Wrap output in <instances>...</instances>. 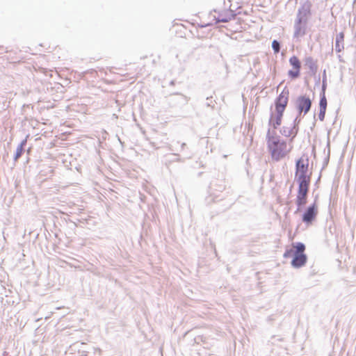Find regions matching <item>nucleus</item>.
I'll use <instances>...</instances> for the list:
<instances>
[{"instance_id": "obj_47", "label": "nucleus", "mask_w": 356, "mask_h": 356, "mask_svg": "<svg viewBox=\"0 0 356 356\" xmlns=\"http://www.w3.org/2000/svg\"><path fill=\"white\" fill-rule=\"evenodd\" d=\"M4 49L3 46H0V49Z\"/></svg>"}, {"instance_id": "obj_29", "label": "nucleus", "mask_w": 356, "mask_h": 356, "mask_svg": "<svg viewBox=\"0 0 356 356\" xmlns=\"http://www.w3.org/2000/svg\"><path fill=\"white\" fill-rule=\"evenodd\" d=\"M203 341V337L202 336H197L194 338V343H200V341Z\"/></svg>"}, {"instance_id": "obj_35", "label": "nucleus", "mask_w": 356, "mask_h": 356, "mask_svg": "<svg viewBox=\"0 0 356 356\" xmlns=\"http://www.w3.org/2000/svg\"><path fill=\"white\" fill-rule=\"evenodd\" d=\"M312 154H314V156L316 157V147H315V146L312 147Z\"/></svg>"}, {"instance_id": "obj_10", "label": "nucleus", "mask_w": 356, "mask_h": 356, "mask_svg": "<svg viewBox=\"0 0 356 356\" xmlns=\"http://www.w3.org/2000/svg\"><path fill=\"white\" fill-rule=\"evenodd\" d=\"M27 145L26 138L23 139L19 144L17 145V149L13 155V165L15 166L16 163L19 161V159L22 157V156L26 152V147Z\"/></svg>"}, {"instance_id": "obj_19", "label": "nucleus", "mask_w": 356, "mask_h": 356, "mask_svg": "<svg viewBox=\"0 0 356 356\" xmlns=\"http://www.w3.org/2000/svg\"><path fill=\"white\" fill-rule=\"evenodd\" d=\"M271 47L275 54H279L282 47V42L278 40L274 39L272 41Z\"/></svg>"}, {"instance_id": "obj_31", "label": "nucleus", "mask_w": 356, "mask_h": 356, "mask_svg": "<svg viewBox=\"0 0 356 356\" xmlns=\"http://www.w3.org/2000/svg\"><path fill=\"white\" fill-rule=\"evenodd\" d=\"M316 121H317V120H316V113L314 112V122H313V123H312V127H310V129H311L312 131H313V130H314V127H315V126H316Z\"/></svg>"}, {"instance_id": "obj_6", "label": "nucleus", "mask_w": 356, "mask_h": 356, "mask_svg": "<svg viewBox=\"0 0 356 356\" xmlns=\"http://www.w3.org/2000/svg\"><path fill=\"white\" fill-rule=\"evenodd\" d=\"M231 4L229 8L223 11H218L217 9H213L212 12L218 13V17H214L216 23H227L229 21L234 19L236 16L235 10L230 8Z\"/></svg>"}, {"instance_id": "obj_20", "label": "nucleus", "mask_w": 356, "mask_h": 356, "mask_svg": "<svg viewBox=\"0 0 356 356\" xmlns=\"http://www.w3.org/2000/svg\"><path fill=\"white\" fill-rule=\"evenodd\" d=\"M327 88V74H326V70L324 69L322 73V83H321V89L320 92H326V90Z\"/></svg>"}, {"instance_id": "obj_26", "label": "nucleus", "mask_w": 356, "mask_h": 356, "mask_svg": "<svg viewBox=\"0 0 356 356\" xmlns=\"http://www.w3.org/2000/svg\"><path fill=\"white\" fill-rule=\"evenodd\" d=\"M217 198H218L217 196H214V197L209 196V197H206L205 200L207 204H210L211 202H217L222 200V199L217 200Z\"/></svg>"}, {"instance_id": "obj_3", "label": "nucleus", "mask_w": 356, "mask_h": 356, "mask_svg": "<svg viewBox=\"0 0 356 356\" xmlns=\"http://www.w3.org/2000/svg\"><path fill=\"white\" fill-rule=\"evenodd\" d=\"M296 248V253L291 261V265L294 268H300L305 266L307 262V255L305 253L306 245L302 242L293 243Z\"/></svg>"}, {"instance_id": "obj_44", "label": "nucleus", "mask_w": 356, "mask_h": 356, "mask_svg": "<svg viewBox=\"0 0 356 356\" xmlns=\"http://www.w3.org/2000/svg\"><path fill=\"white\" fill-rule=\"evenodd\" d=\"M207 26V24L200 25V27L203 28V27H206Z\"/></svg>"}, {"instance_id": "obj_24", "label": "nucleus", "mask_w": 356, "mask_h": 356, "mask_svg": "<svg viewBox=\"0 0 356 356\" xmlns=\"http://www.w3.org/2000/svg\"><path fill=\"white\" fill-rule=\"evenodd\" d=\"M306 157V155L304 154L302 156L300 157L296 161V165L295 166H298L301 165H305V160L304 159V157Z\"/></svg>"}, {"instance_id": "obj_5", "label": "nucleus", "mask_w": 356, "mask_h": 356, "mask_svg": "<svg viewBox=\"0 0 356 356\" xmlns=\"http://www.w3.org/2000/svg\"><path fill=\"white\" fill-rule=\"evenodd\" d=\"M318 214V205L316 201L309 205L303 211L301 220L307 225H310L316 220Z\"/></svg>"}, {"instance_id": "obj_21", "label": "nucleus", "mask_w": 356, "mask_h": 356, "mask_svg": "<svg viewBox=\"0 0 356 356\" xmlns=\"http://www.w3.org/2000/svg\"><path fill=\"white\" fill-rule=\"evenodd\" d=\"M296 253V248H286L283 257L285 259L291 258L293 259V257L294 256Z\"/></svg>"}, {"instance_id": "obj_1", "label": "nucleus", "mask_w": 356, "mask_h": 356, "mask_svg": "<svg viewBox=\"0 0 356 356\" xmlns=\"http://www.w3.org/2000/svg\"><path fill=\"white\" fill-rule=\"evenodd\" d=\"M289 101V90L285 86L282 91L276 97L270 106V117L268 124L266 140L267 149L274 161H280L290 152L287 149L286 140L277 135L276 129L282 124L284 112Z\"/></svg>"}, {"instance_id": "obj_41", "label": "nucleus", "mask_w": 356, "mask_h": 356, "mask_svg": "<svg viewBox=\"0 0 356 356\" xmlns=\"http://www.w3.org/2000/svg\"><path fill=\"white\" fill-rule=\"evenodd\" d=\"M305 84L307 86H309V81H308L307 79H305Z\"/></svg>"}, {"instance_id": "obj_48", "label": "nucleus", "mask_w": 356, "mask_h": 356, "mask_svg": "<svg viewBox=\"0 0 356 356\" xmlns=\"http://www.w3.org/2000/svg\"><path fill=\"white\" fill-rule=\"evenodd\" d=\"M202 173H203L202 172H199L198 175L201 176Z\"/></svg>"}, {"instance_id": "obj_4", "label": "nucleus", "mask_w": 356, "mask_h": 356, "mask_svg": "<svg viewBox=\"0 0 356 356\" xmlns=\"http://www.w3.org/2000/svg\"><path fill=\"white\" fill-rule=\"evenodd\" d=\"M312 106V99L306 94L298 96L294 102L297 113H303V116L310 111Z\"/></svg>"}, {"instance_id": "obj_22", "label": "nucleus", "mask_w": 356, "mask_h": 356, "mask_svg": "<svg viewBox=\"0 0 356 356\" xmlns=\"http://www.w3.org/2000/svg\"><path fill=\"white\" fill-rule=\"evenodd\" d=\"M209 188L210 190H216L222 192L225 188V186L223 184H215L213 181H212L210 184Z\"/></svg>"}, {"instance_id": "obj_9", "label": "nucleus", "mask_w": 356, "mask_h": 356, "mask_svg": "<svg viewBox=\"0 0 356 356\" xmlns=\"http://www.w3.org/2000/svg\"><path fill=\"white\" fill-rule=\"evenodd\" d=\"M296 172L295 177H312V173H308L309 171V156L306 155L305 165L295 166Z\"/></svg>"}, {"instance_id": "obj_16", "label": "nucleus", "mask_w": 356, "mask_h": 356, "mask_svg": "<svg viewBox=\"0 0 356 356\" xmlns=\"http://www.w3.org/2000/svg\"><path fill=\"white\" fill-rule=\"evenodd\" d=\"M326 149H327V155H326V156L325 157V159L323 160V165H322V168H321V171L323 170L324 169H325L327 167V165L329 164V162H330V141L329 138H328L327 142L326 147L324 149V153H325Z\"/></svg>"}, {"instance_id": "obj_13", "label": "nucleus", "mask_w": 356, "mask_h": 356, "mask_svg": "<svg viewBox=\"0 0 356 356\" xmlns=\"http://www.w3.org/2000/svg\"><path fill=\"white\" fill-rule=\"evenodd\" d=\"M280 133L285 136V137H291V141H293L296 137H293L294 136V129L293 127H282L280 129Z\"/></svg>"}, {"instance_id": "obj_43", "label": "nucleus", "mask_w": 356, "mask_h": 356, "mask_svg": "<svg viewBox=\"0 0 356 356\" xmlns=\"http://www.w3.org/2000/svg\"><path fill=\"white\" fill-rule=\"evenodd\" d=\"M293 187V185L292 184V185L290 186V188H289V191H290V193H291Z\"/></svg>"}, {"instance_id": "obj_25", "label": "nucleus", "mask_w": 356, "mask_h": 356, "mask_svg": "<svg viewBox=\"0 0 356 356\" xmlns=\"http://www.w3.org/2000/svg\"><path fill=\"white\" fill-rule=\"evenodd\" d=\"M326 111L325 110H319L318 118V120L321 122L324 121L325 118Z\"/></svg>"}, {"instance_id": "obj_32", "label": "nucleus", "mask_w": 356, "mask_h": 356, "mask_svg": "<svg viewBox=\"0 0 356 356\" xmlns=\"http://www.w3.org/2000/svg\"><path fill=\"white\" fill-rule=\"evenodd\" d=\"M143 240H144V239H143V234H141L140 235V239H139V241H138L139 245H140V246L141 248H143V245H142V241H143Z\"/></svg>"}, {"instance_id": "obj_34", "label": "nucleus", "mask_w": 356, "mask_h": 356, "mask_svg": "<svg viewBox=\"0 0 356 356\" xmlns=\"http://www.w3.org/2000/svg\"><path fill=\"white\" fill-rule=\"evenodd\" d=\"M79 220V222L83 223V224H86V223H87V220H86V219H84V218L79 219V220Z\"/></svg>"}, {"instance_id": "obj_15", "label": "nucleus", "mask_w": 356, "mask_h": 356, "mask_svg": "<svg viewBox=\"0 0 356 356\" xmlns=\"http://www.w3.org/2000/svg\"><path fill=\"white\" fill-rule=\"evenodd\" d=\"M327 98H326L325 92H320L318 108H319V110H325V111H327Z\"/></svg>"}, {"instance_id": "obj_30", "label": "nucleus", "mask_w": 356, "mask_h": 356, "mask_svg": "<svg viewBox=\"0 0 356 356\" xmlns=\"http://www.w3.org/2000/svg\"><path fill=\"white\" fill-rule=\"evenodd\" d=\"M175 95H180L181 97V98L184 100V102L186 104L188 103V102L189 100V98L188 97L184 95L183 94L179 93V92H176V93H175Z\"/></svg>"}, {"instance_id": "obj_46", "label": "nucleus", "mask_w": 356, "mask_h": 356, "mask_svg": "<svg viewBox=\"0 0 356 356\" xmlns=\"http://www.w3.org/2000/svg\"><path fill=\"white\" fill-rule=\"evenodd\" d=\"M223 4H224L225 6H226V1H225V0H223Z\"/></svg>"}, {"instance_id": "obj_36", "label": "nucleus", "mask_w": 356, "mask_h": 356, "mask_svg": "<svg viewBox=\"0 0 356 356\" xmlns=\"http://www.w3.org/2000/svg\"><path fill=\"white\" fill-rule=\"evenodd\" d=\"M187 146V145L185 143H181V150H184V148Z\"/></svg>"}, {"instance_id": "obj_28", "label": "nucleus", "mask_w": 356, "mask_h": 356, "mask_svg": "<svg viewBox=\"0 0 356 356\" xmlns=\"http://www.w3.org/2000/svg\"><path fill=\"white\" fill-rule=\"evenodd\" d=\"M315 79V86H318L321 83V76L318 74L317 76V74H316V76H313Z\"/></svg>"}, {"instance_id": "obj_42", "label": "nucleus", "mask_w": 356, "mask_h": 356, "mask_svg": "<svg viewBox=\"0 0 356 356\" xmlns=\"http://www.w3.org/2000/svg\"><path fill=\"white\" fill-rule=\"evenodd\" d=\"M175 83V80H172L170 82V85L171 86H174Z\"/></svg>"}, {"instance_id": "obj_12", "label": "nucleus", "mask_w": 356, "mask_h": 356, "mask_svg": "<svg viewBox=\"0 0 356 356\" xmlns=\"http://www.w3.org/2000/svg\"><path fill=\"white\" fill-rule=\"evenodd\" d=\"M344 38L345 35L343 32H340L337 34L335 38V51L337 53H340L344 49Z\"/></svg>"}, {"instance_id": "obj_40", "label": "nucleus", "mask_w": 356, "mask_h": 356, "mask_svg": "<svg viewBox=\"0 0 356 356\" xmlns=\"http://www.w3.org/2000/svg\"><path fill=\"white\" fill-rule=\"evenodd\" d=\"M232 205V203H230L225 209H223V211H226L228 209L230 208V207Z\"/></svg>"}, {"instance_id": "obj_8", "label": "nucleus", "mask_w": 356, "mask_h": 356, "mask_svg": "<svg viewBox=\"0 0 356 356\" xmlns=\"http://www.w3.org/2000/svg\"><path fill=\"white\" fill-rule=\"evenodd\" d=\"M304 66L309 69L308 74L310 76H316L318 69L317 60L312 56H306L304 59Z\"/></svg>"}, {"instance_id": "obj_27", "label": "nucleus", "mask_w": 356, "mask_h": 356, "mask_svg": "<svg viewBox=\"0 0 356 356\" xmlns=\"http://www.w3.org/2000/svg\"><path fill=\"white\" fill-rule=\"evenodd\" d=\"M318 270L316 269V268H315V266L313 265L311 266V271L309 273V276L310 277H312L314 275H315L316 274L318 273Z\"/></svg>"}, {"instance_id": "obj_39", "label": "nucleus", "mask_w": 356, "mask_h": 356, "mask_svg": "<svg viewBox=\"0 0 356 356\" xmlns=\"http://www.w3.org/2000/svg\"><path fill=\"white\" fill-rule=\"evenodd\" d=\"M117 137H118V140H119V142L120 143V144L123 146L124 145V142H122L120 139V138L117 135Z\"/></svg>"}, {"instance_id": "obj_7", "label": "nucleus", "mask_w": 356, "mask_h": 356, "mask_svg": "<svg viewBox=\"0 0 356 356\" xmlns=\"http://www.w3.org/2000/svg\"><path fill=\"white\" fill-rule=\"evenodd\" d=\"M309 190H298L296 198V204L297 206L294 214H297L299 211L305 207L307 203L308 193Z\"/></svg>"}, {"instance_id": "obj_11", "label": "nucleus", "mask_w": 356, "mask_h": 356, "mask_svg": "<svg viewBox=\"0 0 356 356\" xmlns=\"http://www.w3.org/2000/svg\"><path fill=\"white\" fill-rule=\"evenodd\" d=\"M312 177H295L294 180L297 182L298 190H309Z\"/></svg>"}, {"instance_id": "obj_14", "label": "nucleus", "mask_w": 356, "mask_h": 356, "mask_svg": "<svg viewBox=\"0 0 356 356\" xmlns=\"http://www.w3.org/2000/svg\"><path fill=\"white\" fill-rule=\"evenodd\" d=\"M303 118V113H297V115L293 122V127L294 129L293 137H296V136L298 135L299 131V124H300L301 120Z\"/></svg>"}, {"instance_id": "obj_2", "label": "nucleus", "mask_w": 356, "mask_h": 356, "mask_svg": "<svg viewBox=\"0 0 356 356\" xmlns=\"http://www.w3.org/2000/svg\"><path fill=\"white\" fill-rule=\"evenodd\" d=\"M312 7L313 4L310 0L300 3L293 24V38L296 42H300L299 38L305 36L307 33L309 22L313 15Z\"/></svg>"}, {"instance_id": "obj_23", "label": "nucleus", "mask_w": 356, "mask_h": 356, "mask_svg": "<svg viewBox=\"0 0 356 356\" xmlns=\"http://www.w3.org/2000/svg\"><path fill=\"white\" fill-rule=\"evenodd\" d=\"M206 99H207L206 106L207 107L211 108L212 109H214L215 104H216V100L213 99V97L212 96L207 97Z\"/></svg>"}, {"instance_id": "obj_45", "label": "nucleus", "mask_w": 356, "mask_h": 356, "mask_svg": "<svg viewBox=\"0 0 356 356\" xmlns=\"http://www.w3.org/2000/svg\"><path fill=\"white\" fill-rule=\"evenodd\" d=\"M339 60H340V61H341V60H341V56H340V55H339Z\"/></svg>"}, {"instance_id": "obj_38", "label": "nucleus", "mask_w": 356, "mask_h": 356, "mask_svg": "<svg viewBox=\"0 0 356 356\" xmlns=\"http://www.w3.org/2000/svg\"><path fill=\"white\" fill-rule=\"evenodd\" d=\"M26 152L27 154L29 155L31 152V147H29L27 149H26Z\"/></svg>"}, {"instance_id": "obj_33", "label": "nucleus", "mask_w": 356, "mask_h": 356, "mask_svg": "<svg viewBox=\"0 0 356 356\" xmlns=\"http://www.w3.org/2000/svg\"><path fill=\"white\" fill-rule=\"evenodd\" d=\"M321 177V175L320 174V175H319V176H318V179H317V180H316V182H315V184H314V185H315V186H316V187H318V183L320 182Z\"/></svg>"}, {"instance_id": "obj_17", "label": "nucleus", "mask_w": 356, "mask_h": 356, "mask_svg": "<svg viewBox=\"0 0 356 356\" xmlns=\"http://www.w3.org/2000/svg\"><path fill=\"white\" fill-rule=\"evenodd\" d=\"M287 75L291 80H296L298 79L301 75V69L292 68L288 70Z\"/></svg>"}, {"instance_id": "obj_18", "label": "nucleus", "mask_w": 356, "mask_h": 356, "mask_svg": "<svg viewBox=\"0 0 356 356\" xmlns=\"http://www.w3.org/2000/svg\"><path fill=\"white\" fill-rule=\"evenodd\" d=\"M290 65L292 68L301 69V61L296 55H293L289 60Z\"/></svg>"}, {"instance_id": "obj_49", "label": "nucleus", "mask_w": 356, "mask_h": 356, "mask_svg": "<svg viewBox=\"0 0 356 356\" xmlns=\"http://www.w3.org/2000/svg\"><path fill=\"white\" fill-rule=\"evenodd\" d=\"M319 36H320V35H318V36H317L316 40H318V39L319 38Z\"/></svg>"}, {"instance_id": "obj_37", "label": "nucleus", "mask_w": 356, "mask_h": 356, "mask_svg": "<svg viewBox=\"0 0 356 356\" xmlns=\"http://www.w3.org/2000/svg\"><path fill=\"white\" fill-rule=\"evenodd\" d=\"M1 303L3 304V298H2ZM6 304L10 305V301L6 300V302L4 303V305H6Z\"/></svg>"}]
</instances>
